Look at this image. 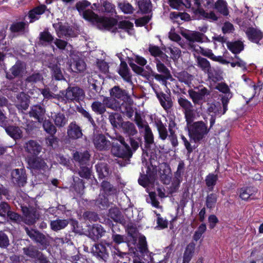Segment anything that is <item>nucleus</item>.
Returning <instances> with one entry per match:
<instances>
[{
	"label": "nucleus",
	"instance_id": "1",
	"mask_svg": "<svg viewBox=\"0 0 263 263\" xmlns=\"http://www.w3.org/2000/svg\"><path fill=\"white\" fill-rule=\"evenodd\" d=\"M90 5V3L88 1L82 0L78 2L76 4L75 7L79 13L82 15L84 18L90 22H97L100 29H109L116 24L117 21L113 18L99 17L92 10H86Z\"/></svg>",
	"mask_w": 263,
	"mask_h": 263
},
{
	"label": "nucleus",
	"instance_id": "2",
	"mask_svg": "<svg viewBox=\"0 0 263 263\" xmlns=\"http://www.w3.org/2000/svg\"><path fill=\"white\" fill-rule=\"evenodd\" d=\"M112 140L119 141L122 146L116 142L111 143V154L117 157L129 159L132 157V152L130 146L125 142L124 137L119 134H116L115 136L110 137Z\"/></svg>",
	"mask_w": 263,
	"mask_h": 263
},
{
	"label": "nucleus",
	"instance_id": "3",
	"mask_svg": "<svg viewBox=\"0 0 263 263\" xmlns=\"http://www.w3.org/2000/svg\"><path fill=\"white\" fill-rule=\"evenodd\" d=\"M190 98L194 106L202 107L203 104L207 101V97L210 95L211 91L205 87H196L188 90Z\"/></svg>",
	"mask_w": 263,
	"mask_h": 263
},
{
	"label": "nucleus",
	"instance_id": "4",
	"mask_svg": "<svg viewBox=\"0 0 263 263\" xmlns=\"http://www.w3.org/2000/svg\"><path fill=\"white\" fill-rule=\"evenodd\" d=\"M221 103L222 106L219 102L208 103L206 112L211 117L210 128L214 125L216 119L224 115L228 110V104L225 102Z\"/></svg>",
	"mask_w": 263,
	"mask_h": 263
},
{
	"label": "nucleus",
	"instance_id": "5",
	"mask_svg": "<svg viewBox=\"0 0 263 263\" xmlns=\"http://www.w3.org/2000/svg\"><path fill=\"white\" fill-rule=\"evenodd\" d=\"M206 125L203 121L194 122L189 130L190 138L195 143L200 141L209 132Z\"/></svg>",
	"mask_w": 263,
	"mask_h": 263
},
{
	"label": "nucleus",
	"instance_id": "6",
	"mask_svg": "<svg viewBox=\"0 0 263 263\" xmlns=\"http://www.w3.org/2000/svg\"><path fill=\"white\" fill-rule=\"evenodd\" d=\"M156 67L158 71L162 74H158L152 69L151 70V74L159 81H162L163 84L166 83L167 80H172V76L170 70L164 65L163 62L158 58L155 59Z\"/></svg>",
	"mask_w": 263,
	"mask_h": 263
},
{
	"label": "nucleus",
	"instance_id": "7",
	"mask_svg": "<svg viewBox=\"0 0 263 263\" xmlns=\"http://www.w3.org/2000/svg\"><path fill=\"white\" fill-rule=\"evenodd\" d=\"M27 73V65L25 62L21 60H17L6 73V78L10 80H13L16 78H21Z\"/></svg>",
	"mask_w": 263,
	"mask_h": 263
},
{
	"label": "nucleus",
	"instance_id": "8",
	"mask_svg": "<svg viewBox=\"0 0 263 263\" xmlns=\"http://www.w3.org/2000/svg\"><path fill=\"white\" fill-rule=\"evenodd\" d=\"M30 98L29 95L24 92H21L16 95L14 106L19 114L23 115L26 114V111L30 106Z\"/></svg>",
	"mask_w": 263,
	"mask_h": 263
},
{
	"label": "nucleus",
	"instance_id": "9",
	"mask_svg": "<svg viewBox=\"0 0 263 263\" xmlns=\"http://www.w3.org/2000/svg\"><path fill=\"white\" fill-rule=\"evenodd\" d=\"M181 35L189 41V48L193 51L197 50V48L199 47L198 45L195 44V42H203V37L204 35L200 32L187 30L182 31Z\"/></svg>",
	"mask_w": 263,
	"mask_h": 263
},
{
	"label": "nucleus",
	"instance_id": "10",
	"mask_svg": "<svg viewBox=\"0 0 263 263\" xmlns=\"http://www.w3.org/2000/svg\"><path fill=\"white\" fill-rule=\"evenodd\" d=\"M85 93L83 89L78 86H69L65 90L64 97L68 102H79L83 99Z\"/></svg>",
	"mask_w": 263,
	"mask_h": 263
},
{
	"label": "nucleus",
	"instance_id": "11",
	"mask_svg": "<svg viewBox=\"0 0 263 263\" xmlns=\"http://www.w3.org/2000/svg\"><path fill=\"white\" fill-rule=\"evenodd\" d=\"M23 147L28 154L27 156H37L43 149L42 145L35 140H29L25 142Z\"/></svg>",
	"mask_w": 263,
	"mask_h": 263
},
{
	"label": "nucleus",
	"instance_id": "12",
	"mask_svg": "<svg viewBox=\"0 0 263 263\" xmlns=\"http://www.w3.org/2000/svg\"><path fill=\"white\" fill-rule=\"evenodd\" d=\"M93 143L96 148L99 151H106L110 148L111 142L103 134L94 135Z\"/></svg>",
	"mask_w": 263,
	"mask_h": 263
},
{
	"label": "nucleus",
	"instance_id": "13",
	"mask_svg": "<svg viewBox=\"0 0 263 263\" xmlns=\"http://www.w3.org/2000/svg\"><path fill=\"white\" fill-rule=\"evenodd\" d=\"M161 187H158L157 191L160 198L165 197V194H172L176 192L179 187V182H163Z\"/></svg>",
	"mask_w": 263,
	"mask_h": 263
},
{
	"label": "nucleus",
	"instance_id": "14",
	"mask_svg": "<svg viewBox=\"0 0 263 263\" xmlns=\"http://www.w3.org/2000/svg\"><path fill=\"white\" fill-rule=\"evenodd\" d=\"M246 34L251 42L259 45L263 44V32L260 29L250 27L246 29Z\"/></svg>",
	"mask_w": 263,
	"mask_h": 263
},
{
	"label": "nucleus",
	"instance_id": "15",
	"mask_svg": "<svg viewBox=\"0 0 263 263\" xmlns=\"http://www.w3.org/2000/svg\"><path fill=\"white\" fill-rule=\"evenodd\" d=\"M22 212L24 215V222L28 225L33 224L39 218V214L33 208L22 207Z\"/></svg>",
	"mask_w": 263,
	"mask_h": 263
},
{
	"label": "nucleus",
	"instance_id": "16",
	"mask_svg": "<svg viewBox=\"0 0 263 263\" xmlns=\"http://www.w3.org/2000/svg\"><path fill=\"white\" fill-rule=\"evenodd\" d=\"M9 29L16 36L23 35L28 31V23L23 21H14L11 24Z\"/></svg>",
	"mask_w": 263,
	"mask_h": 263
},
{
	"label": "nucleus",
	"instance_id": "17",
	"mask_svg": "<svg viewBox=\"0 0 263 263\" xmlns=\"http://www.w3.org/2000/svg\"><path fill=\"white\" fill-rule=\"evenodd\" d=\"M26 160L28 165V167L30 169H43L47 166L44 160L38 156H27Z\"/></svg>",
	"mask_w": 263,
	"mask_h": 263
},
{
	"label": "nucleus",
	"instance_id": "18",
	"mask_svg": "<svg viewBox=\"0 0 263 263\" xmlns=\"http://www.w3.org/2000/svg\"><path fill=\"white\" fill-rule=\"evenodd\" d=\"M45 112L46 110L43 106L36 104L31 107L29 115L30 117L36 120L39 123H42L46 118Z\"/></svg>",
	"mask_w": 263,
	"mask_h": 263
},
{
	"label": "nucleus",
	"instance_id": "19",
	"mask_svg": "<svg viewBox=\"0 0 263 263\" xmlns=\"http://www.w3.org/2000/svg\"><path fill=\"white\" fill-rule=\"evenodd\" d=\"M67 134L68 137L72 140L81 138L83 136L82 128L76 121H73L69 124Z\"/></svg>",
	"mask_w": 263,
	"mask_h": 263
},
{
	"label": "nucleus",
	"instance_id": "20",
	"mask_svg": "<svg viewBox=\"0 0 263 263\" xmlns=\"http://www.w3.org/2000/svg\"><path fill=\"white\" fill-rule=\"evenodd\" d=\"M24 253L28 257L37 258L42 263L47 262V258L34 246H29L23 248Z\"/></svg>",
	"mask_w": 263,
	"mask_h": 263
},
{
	"label": "nucleus",
	"instance_id": "21",
	"mask_svg": "<svg viewBox=\"0 0 263 263\" xmlns=\"http://www.w3.org/2000/svg\"><path fill=\"white\" fill-rule=\"evenodd\" d=\"M110 97L114 99L122 101L131 100L130 97L125 89H122L119 86H115L109 90Z\"/></svg>",
	"mask_w": 263,
	"mask_h": 263
},
{
	"label": "nucleus",
	"instance_id": "22",
	"mask_svg": "<svg viewBox=\"0 0 263 263\" xmlns=\"http://www.w3.org/2000/svg\"><path fill=\"white\" fill-rule=\"evenodd\" d=\"M215 89L222 93V95H219L221 102L228 104L233 96L228 85L223 82L219 83L216 86Z\"/></svg>",
	"mask_w": 263,
	"mask_h": 263
},
{
	"label": "nucleus",
	"instance_id": "23",
	"mask_svg": "<svg viewBox=\"0 0 263 263\" xmlns=\"http://www.w3.org/2000/svg\"><path fill=\"white\" fill-rule=\"evenodd\" d=\"M90 155L88 151L84 152H76L73 155V158L80 166L90 165Z\"/></svg>",
	"mask_w": 263,
	"mask_h": 263
},
{
	"label": "nucleus",
	"instance_id": "24",
	"mask_svg": "<svg viewBox=\"0 0 263 263\" xmlns=\"http://www.w3.org/2000/svg\"><path fill=\"white\" fill-rule=\"evenodd\" d=\"M92 253L99 260L106 261L108 257V253L106 248L102 244H95L92 248Z\"/></svg>",
	"mask_w": 263,
	"mask_h": 263
},
{
	"label": "nucleus",
	"instance_id": "25",
	"mask_svg": "<svg viewBox=\"0 0 263 263\" xmlns=\"http://www.w3.org/2000/svg\"><path fill=\"white\" fill-rule=\"evenodd\" d=\"M120 127L122 130L128 138L134 137L138 134V130L135 125L130 121H122L121 122Z\"/></svg>",
	"mask_w": 263,
	"mask_h": 263
},
{
	"label": "nucleus",
	"instance_id": "26",
	"mask_svg": "<svg viewBox=\"0 0 263 263\" xmlns=\"http://www.w3.org/2000/svg\"><path fill=\"white\" fill-rule=\"evenodd\" d=\"M5 128L6 133L14 140H19L23 137V132L21 128L17 126L7 125V122L2 126Z\"/></svg>",
	"mask_w": 263,
	"mask_h": 263
},
{
	"label": "nucleus",
	"instance_id": "27",
	"mask_svg": "<svg viewBox=\"0 0 263 263\" xmlns=\"http://www.w3.org/2000/svg\"><path fill=\"white\" fill-rule=\"evenodd\" d=\"M25 230L27 235L32 240L40 243L42 245H46L47 243V238L43 234L33 229L30 230L27 227H25Z\"/></svg>",
	"mask_w": 263,
	"mask_h": 263
},
{
	"label": "nucleus",
	"instance_id": "28",
	"mask_svg": "<svg viewBox=\"0 0 263 263\" xmlns=\"http://www.w3.org/2000/svg\"><path fill=\"white\" fill-rule=\"evenodd\" d=\"M46 10L47 7L45 5H40L30 10L28 13L29 23H32L38 20Z\"/></svg>",
	"mask_w": 263,
	"mask_h": 263
},
{
	"label": "nucleus",
	"instance_id": "29",
	"mask_svg": "<svg viewBox=\"0 0 263 263\" xmlns=\"http://www.w3.org/2000/svg\"><path fill=\"white\" fill-rule=\"evenodd\" d=\"M53 26L55 29L57 35L59 38L71 36L72 30L69 27L63 25L61 23L53 24Z\"/></svg>",
	"mask_w": 263,
	"mask_h": 263
},
{
	"label": "nucleus",
	"instance_id": "30",
	"mask_svg": "<svg viewBox=\"0 0 263 263\" xmlns=\"http://www.w3.org/2000/svg\"><path fill=\"white\" fill-rule=\"evenodd\" d=\"M54 39L47 29H45L40 33L38 44L43 46L51 45L54 42Z\"/></svg>",
	"mask_w": 263,
	"mask_h": 263
},
{
	"label": "nucleus",
	"instance_id": "31",
	"mask_svg": "<svg viewBox=\"0 0 263 263\" xmlns=\"http://www.w3.org/2000/svg\"><path fill=\"white\" fill-rule=\"evenodd\" d=\"M131 100L128 101H123V102L118 105V111H120L122 114L126 115L128 118L131 119L134 112V110L132 107V104L130 103Z\"/></svg>",
	"mask_w": 263,
	"mask_h": 263
},
{
	"label": "nucleus",
	"instance_id": "32",
	"mask_svg": "<svg viewBox=\"0 0 263 263\" xmlns=\"http://www.w3.org/2000/svg\"><path fill=\"white\" fill-rule=\"evenodd\" d=\"M142 173H141L139 181H155L156 177V173L149 166H145L142 169Z\"/></svg>",
	"mask_w": 263,
	"mask_h": 263
},
{
	"label": "nucleus",
	"instance_id": "33",
	"mask_svg": "<svg viewBox=\"0 0 263 263\" xmlns=\"http://www.w3.org/2000/svg\"><path fill=\"white\" fill-rule=\"evenodd\" d=\"M155 92L161 106L165 110L170 109L173 104L171 96L163 92H158L156 90Z\"/></svg>",
	"mask_w": 263,
	"mask_h": 263
},
{
	"label": "nucleus",
	"instance_id": "34",
	"mask_svg": "<svg viewBox=\"0 0 263 263\" xmlns=\"http://www.w3.org/2000/svg\"><path fill=\"white\" fill-rule=\"evenodd\" d=\"M214 8L223 16L229 15V10L227 3L224 0H217L214 4Z\"/></svg>",
	"mask_w": 263,
	"mask_h": 263
},
{
	"label": "nucleus",
	"instance_id": "35",
	"mask_svg": "<svg viewBox=\"0 0 263 263\" xmlns=\"http://www.w3.org/2000/svg\"><path fill=\"white\" fill-rule=\"evenodd\" d=\"M148 51L152 56H154L156 59L158 58L163 62H166L167 61V55L163 52L160 48L156 46L150 45L148 47Z\"/></svg>",
	"mask_w": 263,
	"mask_h": 263
},
{
	"label": "nucleus",
	"instance_id": "36",
	"mask_svg": "<svg viewBox=\"0 0 263 263\" xmlns=\"http://www.w3.org/2000/svg\"><path fill=\"white\" fill-rule=\"evenodd\" d=\"M71 70L76 73L83 72L86 68V64L85 62L81 59L73 60L70 65Z\"/></svg>",
	"mask_w": 263,
	"mask_h": 263
},
{
	"label": "nucleus",
	"instance_id": "37",
	"mask_svg": "<svg viewBox=\"0 0 263 263\" xmlns=\"http://www.w3.org/2000/svg\"><path fill=\"white\" fill-rule=\"evenodd\" d=\"M176 77L181 83H184L187 86L191 87L192 84V81L194 76L189 73L187 71H183L178 72L176 75Z\"/></svg>",
	"mask_w": 263,
	"mask_h": 263
},
{
	"label": "nucleus",
	"instance_id": "38",
	"mask_svg": "<svg viewBox=\"0 0 263 263\" xmlns=\"http://www.w3.org/2000/svg\"><path fill=\"white\" fill-rule=\"evenodd\" d=\"M195 243L193 242L187 245L183 253L182 263H189L191 261L195 252Z\"/></svg>",
	"mask_w": 263,
	"mask_h": 263
},
{
	"label": "nucleus",
	"instance_id": "39",
	"mask_svg": "<svg viewBox=\"0 0 263 263\" xmlns=\"http://www.w3.org/2000/svg\"><path fill=\"white\" fill-rule=\"evenodd\" d=\"M139 183L141 185L147 188V192L149 193L152 205L156 208H158L159 202L156 199V193L154 192L151 191L148 189L150 186L154 185V182H139Z\"/></svg>",
	"mask_w": 263,
	"mask_h": 263
},
{
	"label": "nucleus",
	"instance_id": "40",
	"mask_svg": "<svg viewBox=\"0 0 263 263\" xmlns=\"http://www.w3.org/2000/svg\"><path fill=\"white\" fill-rule=\"evenodd\" d=\"M155 124L158 130L159 138L162 140H166L168 136L166 125L159 119L155 120Z\"/></svg>",
	"mask_w": 263,
	"mask_h": 263
},
{
	"label": "nucleus",
	"instance_id": "41",
	"mask_svg": "<svg viewBox=\"0 0 263 263\" xmlns=\"http://www.w3.org/2000/svg\"><path fill=\"white\" fill-rule=\"evenodd\" d=\"M52 119L56 127L59 128L65 126L68 122V119L66 118L65 115L61 112L55 114L52 116Z\"/></svg>",
	"mask_w": 263,
	"mask_h": 263
},
{
	"label": "nucleus",
	"instance_id": "42",
	"mask_svg": "<svg viewBox=\"0 0 263 263\" xmlns=\"http://www.w3.org/2000/svg\"><path fill=\"white\" fill-rule=\"evenodd\" d=\"M11 178L13 181H26L27 175L24 168H16L12 171Z\"/></svg>",
	"mask_w": 263,
	"mask_h": 263
},
{
	"label": "nucleus",
	"instance_id": "43",
	"mask_svg": "<svg viewBox=\"0 0 263 263\" xmlns=\"http://www.w3.org/2000/svg\"><path fill=\"white\" fill-rule=\"evenodd\" d=\"M109 216L115 222L123 224L125 219L121 212L117 208H112L109 210Z\"/></svg>",
	"mask_w": 263,
	"mask_h": 263
},
{
	"label": "nucleus",
	"instance_id": "44",
	"mask_svg": "<svg viewBox=\"0 0 263 263\" xmlns=\"http://www.w3.org/2000/svg\"><path fill=\"white\" fill-rule=\"evenodd\" d=\"M197 66L204 72L206 73L212 67L210 62L205 58L200 56H196Z\"/></svg>",
	"mask_w": 263,
	"mask_h": 263
},
{
	"label": "nucleus",
	"instance_id": "45",
	"mask_svg": "<svg viewBox=\"0 0 263 263\" xmlns=\"http://www.w3.org/2000/svg\"><path fill=\"white\" fill-rule=\"evenodd\" d=\"M69 223V221L66 219H57L52 220L50 222L51 229L54 231H58L64 229Z\"/></svg>",
	"mask_w": 263,
	"mask_h": 263
},
{
	"label": "nucleus",
	"instance_id": "46",
	"mask_svg": "<svg viewBox=\"0 0 263 263\" xmlns=\"http://www.w3.org/2000/svg\"><path fill=\"white\" fill-rule=\"evenodd\" d=\"M256 192L257 190L255 187L251 186L242 187L240 190L239 197L242 200H247Z\"/></svg>",
	"mask_w": 263,
	"mask_h": 263
},
{
	"label": "nucleus",
	"instance_id": "47",
	"mask_svg": "<svg viewBox=\"0 0 263 263\" xmlns=\"http://www.w3.org/2000/svg\"><path fill=\"white\" fill-rule=\"evenodd\" d=\"M42 123L44 130L50 136H53L57 133L56 126L53 125L50 120L45 118Z\"/></svg>",
	"mask_w": 263,
	"mask_h": 263
},
{
	"label": "nucleus",
	"instance_id": "48",
	"mask_svg": "<svg viewBox=\"0 0 263 263\" xmlns=\"http://www.w3.org/2000/svg\"><path fill=\"white\" fill-rule=\"evenodd\" d=\"M96 167L100 179H104L108 176L109 170L106 163H98Z\"/></svg>",
	"mask_w": 263,
	"mask_h": 263
},
{
	"label": "nucleus",
	"instance_id": "49",
	"mask_svg": "<svg viewBox=\"0 0 263 263\" xmlns=\"http://www.w3.org/2000/svg\"><path fill=\"white\" fill-rule=\"evenodd\" d=\"M228 48L234 54L240 53L243 49V44L241 41L228 42Z\"/></svg>",
	"mask_w": 263,
	"mask_h": 263
},
{
	"label": "nucleus",
	"instance_id": "50",
	"mask_svg": "<svg viewBox=\"0 0 263 263\" xmlns=\"http://www.w3.org/2000/svg\"><path fill=\"white\" fill-rule=\"evenodd\" d=\"M169 3L172 7L177 9L183 8L184 6L188 8L191 6L189 0H169Z\"/></svg>",
	"mask_w": 263,
	"mask_h": 263
},
{
	"label": "nucleus",
	"instance_id": "51",
	"mask_svg": "<svg viewBox=\"0 0 263 263\" xmlns=\"http://www.w3.org/2000/svg\"><path fill=\"white\" fill-rule=\"evenodd\" d=\"M105 231L100 225L94 226L91 228L90 235H92V238L94 240L98 239L104 235Z\"/></svg>",
	"mask_w": 263,
	"mask_h": 263
},
{
	"label": "nucleus",
	"instance_id": "52",
	"mask_svg": "<svg viewBox=\"0 0 263 263\" xmlns=\"http://www.w3.org/2000/svg\"><path fill=\"white\" fill-rule=\"evenodd\" d=\"M103 103L106 107L110 108L114 111H118V102L116 99H114L111 97H105L103 100Z\"/></svg>",
	"mask_w": 263,
	"mask_h": 263
},
{
	"label": "nucleus",
	"instance_id": "53",
	"mask_svg": "<svg viewBox=\"0 0 263 263\" xmlns=\"http://www.w3.org/2000/svg\"><path fill=\"white\" fill-rule=\"evenodd\" d=\"M108 119L114 128L120 127L121 122L124 121L121 115L118 113L112 112L109 115Z\"/></svg>",
	"mask_w": 263,
	"mask_h": 263
},
{
	"label": "nucleus",
	"instance_id": "54",
	"mask_svg": "<svg viewBox=\"0 0 263 263\" xmlns=\"http://www.w3.org/2000/svg\"><path fill=\"white\" fill-rule=\"evenodd\" d=\"M119 73L125 81L128 82L130 80L129 69L125 62L121 61Z\"/></svg>",
	"mask_w": 263,
	"mask_h": 263
},
{
	"label": "nucleus",
	"instance_id": "55",
	"mask_svg": "<svg viewBox=\"0 0 263 263\" xmlns=\"http://www.w3.org/2000/svg\"><path fill=\"white\" fill-rule=\"evenodd\" d=\"M91 108L92 111L98 115H102L106 111V108L103 103L98 101L92 102L91 105Z\"/></svg>",
	"mask_w": 263,
	"mask_h": 263
},
{
	"label": "nucleus",
	"instance_id": "56",
	"mask_svg": "<svg viewBox=\"0 0 263 263\" xmlns=\"http://www.w3.org/2000/svg\"><path fill=\"white\" fill-rule=\"evenodd\" d=\"M80 167L79 174L80 177L87 180H92V178H94L93 176L91 174V171L90 169L89 165H84Z\"/></svg>",
	"mask_w": 263,
	"mask_h": 263
},
{
	"label": "nucleus",
	"instance_id": "57",
	"mask_svg": "<svg viewBox=\"0 0 263 263\" xmlns=\"http://www.w3.org/2000/svg\"><path fill=\"white\" fill-rule=\"evenodd\" d=\"M178 103L184 111H189L193 109V104L184 97H180L178 99Z\"/></svg>",
	"mask_w": 263,
	"mask_h": 263
},
{
	"label": "nucleus",
	"instance_id": "58",
	"mask_svg": "<svg viewBox=\"0 0 263 263\" xmlns=\"http://www.w3.org/2000/svg\"><path fill=\"white\" fill-rule=\"evenodd\" d=\"M139 10L143 13H148L151 11L152 4L149 0H141L137 2Z\"/></svg>",
	"mask_w": 263,
	"mask_h": 263
},
{
	"label": "nucleus",
	"instance_id": "59",
	"mask_svg": "<svg viewBox=\"0 0 263 263\" xmlns=\"http://www.w3.org/2000/svg\"><path fill=\"white\" fill-rule=\"evenodd\" d=\"M206 73L208 74V78L214 82L220 81L223 79L219 72L212 67H211Z\"/></svg>",
	"mask_w": 263,
	"mask_h": 263
},
{
	"label": "nucleus",
	"instance_id": "60",
	"mask_svg": "<svg viewBox=\"0 0 263 263\" xmlns=\"http://www.w3.org/2000/svg\"><path fill=\"white\" fill-rule=\"evenodd\" d=\"M230 59V64L231 67H235V66H237L243 69H246V63L240 59L238 56L235 55L234 57H231Z\"/></svg>",
	"mask_w": 263,
	"mask_h": 263
},
{
	"label": "nucleus",
	"instance_id": "61",
	"mask_svg": "<svg viewBox=\"0 0 263 263\" xmlns=\"http://www.w3.org/2000/svg\"><path fill=\"white\" fill-rule=\"evenodd\" d=\"M144 139L145 143V146L149 147L154 143V135L151 128H147L144 131Z\"/></svg>",
	"mask_w": 263,
	"mask_h": 263
},
{
	"label": "nucleus",
	"instance_id": "62",
	"mask_svg": "<svg viewBox=\"0 0 263 263\" xmlns=\"http://www.w3.org/2000/svg\"><path fill=\"white\" fill-rule=\"evenodd\" d=\"M118 7L125 14H132L135 9L129 3L123 2L118 3Z\"/></svg>",
	"mask_w": 263,
	"mask_h": 263
},
{
	"label": "nucleus",
	"instance_id": "63",
	"mask_svg": "<svg viewBox=\"0 0 263 263\" xmlns=\"http://www.w3.org/2000/svg\"><path fill=\"white\" fill-rule=\"evenodd\" d=\"M102 11L113 15L116 13L115 6L111 3L105 1L102 4Z\"/></svg>",
	"mask_w": 263,
	"mask_h": 263
},
{
	"label": "nucleus",
	"instance_id": "64",
	"mask_svg": "<svg viewBox=\"0 0 263 263\" xmlns=\"http://www.w3.org/2000/svg\"><path fill=\"white\" fill-rule=\"evenodd\" d=\"M51 68L52 77L56 80H62L64 79L61 69L58 65H53Z\"/></svg>",
	"mask_w": 263,
	"mask_h": 263
}]
</instances>
